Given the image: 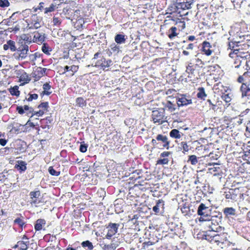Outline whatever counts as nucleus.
Listing matches in <instances>:
<instances>
[{
	"instance_id": "f257e3e1",
	"label": "nucleus",
	"mask_w": 250,
	"mask_h": 250,
	"mask_svg": "<svg viewBox=\"0 0 250 250\" xmlns=\"http://www.w3.org/2000/svg\"><path fill=\"white\" fill-rule=\"evenodd\" d=\"M186 27L185 22L180 19L175 20L170 17L167 16L164 20L163 24L161 25L160 29L166 30V34L170 40H173L178 36L180 31Z\"/></svg>"
},
{
	"instance_id": "f03ea898",
	"label": "nucleus",
	"mask_w": 250,
	"mask_h": 250,
	"mask_svg": "<svg viewBox=\"0 0 250 250\" xmlns=\"http://www.w3.org/2000/svg\"><path fill=\"white\" fill-rule=\"evenodd\" d=\"M22 15L27 23L26 28L28 29H35L41 27L42 18L37 14L33 13L31 9L23 10Z\"/></svg>"
},
{
	"instance_id": "7ed1b4c3",
	"label": "nucleus",
	"mask_w": 250,
	"mask_h": 250,
	"mask_svg": "<svg viewBox=\"0 0 250 250\" xmlns=\"http://www.w3.org/2000/svg\"><path fill=\"white\" fill-rule=\"evenodd\" d=\"M228 234L226 233H215L210 232H203L202 234V239L206 240L212 244H216L222 247L228 240Z\"/></svg>"
},
{
	"instance_id": "20e7f679",
	"label": "nucleus",
	"mask_w": 250,
	"mask_h": 250,
	"mask_svg": "<svg viewBox=\"0 0 250 250\" xmlns=\"http://www.w3.org/2000/svg\"><path fill=\"white\" fill-rule=\"evenodd\" d=\"M195 63L189 62L186 67L188 77L192 80L198 79L200 77L199 70L203 67L204 62L200 59H195Z\"/></svg>"
},
{
	"instance_id": "39448f33",
	"label": "nucleus",
	"mask_w": 250,
	"mask_h": 250,
	"mask_svg": "<svg viewBox=\"0 0 250 250\" xmlns=\"http://www.w3.org/2000/svg\"><path fill=\"white\" fill-rule=\"evenodd\" d=\"M151 144L154 147L163 149L166 148L168 149L169 148L170 141L168 138L162 134H158L155 139L151 140Z\"/></svg>"
},
{
	"instance_id": "423d86ee",
	"label": "nucleus",
	"mask_w": 250,
	"mask_h": 250,
	"mask_svg": "<svg viewBox=\"0 0 250 250\" xmlns=\"http://www.w3.org/2000/svg\"><path fill=\"white\" fill-rule=\"evenodd\" d=\"M242 123L241 119L235 118H229L228 116H225L221 122L220 127L222 130L224 129H232L234 127L237 126Z\"/></svg>"
},
{
	"instance_id": "0eeeda50",
	"label": "nucleus",
	"mask_w": 250,
	"mask_h": 250,
	"mask_svg": "<svg viewBox=\"0 0 250 250\" xmlns=\"http://www.w3.org/2000/svg\"><path fill=\"white\" fill-rule=\"evenodd\" d=\"M101 54L100 52H98L95 53L94 55V57L92 60H97L95 66L97 67H100L103 70L106 71L108 70V68L112 64V62L110 59H106L103 56H100L99 57V56Z\"/></svg>"
},
{
	"instance_id": "6e6552de",
	"label": "nucleus",
	"mask_w": 250,
	"mask_h": 250,
	"mask_svg": "<svg viewBox=\"0 0 250 250\" xmlns=\"http://www.w3.org/2000/svg\"><path fill=\"white\" fill-rule=\"evenodd\" d=\"M225 196L226 198L234 201L244 199V188H230L225 192Z\"/></svg>"
},
{
	"instance_id": "1a4fd4ad",
	"label": "nucleus",
	"mask_w": 250,
	"mask_h": 250,
	"mask_svg": "<svg viewBox=\"0 0 250 250\" xmlns=\"http://www.w3.org/2000/svg\"><path fill=\"white\" fill-rule=\"evenodd\" d=\"M203 221L206 222V226L208 228L209 230V232H210V233H211V231L217 232L221 229L220 226V223L221 222L220 218L211 216L209 219L204 220Z\"/></svg>"
},
{
	"instance_id": "9d476101",
	"label": "nucleus",
	"mask_w": 250,
	"mask_h": 250,
	"mask_svg": "<svg viewBox=\"0 0 250 250\" xmlns=\"http://www.w3.org/2000/svg\"><path fill=\"white\" fill-rule=\"evenodd\" d=\"M197 214L200 216L199 221L207 220L208 218L211 216V208L202 203L198 208Z\"/></svg>"
},
{
	"instance_id": "9b49d317",
	"label": "nucleus",
	"mask_w": 250,
	"mask_h": 250,
	"mask_svg": "<svg viewBox=\"0 0 250 250\" xmlns=\"http://www.w3.org/2000/svg\"><path fill=\"white\" fill-rule=\"evenodd\" d=\"M167 116H165L164 109L161 108L152 110L151 112V120L153 122L158 125H161L167 120Z\"/></svg>"
},
{
	"instance_id": "f8f14e48",
	"label": "nucleus",
	"mask_w": 250,
	"mask_h": 250,
	"mask_svg": "<svg viewBox=\"0 0 250 250\" xmlns=\"http://www.w3.org/2000/svg\"><path fill=\"white\" fill-rule=\"evenodd\" d=\"M28 51V45L23 44V41H22L21 44L18 48H16V53H14V56L17 60H22L27 57Z\"/></svg>"
},
{
	"instance_id": "ddd939ff",
	"label": "nucleus",
	"mask_w": 250,
	"mask_h": 250,
	"mask_svg": "<svg viewBox=\"0 0 250 250\" xmlns=\"http://www.w3.org/2000/svg\"><path fill=\"white\" fill-rule=\"evenodd\" d=\"M243 48L242 47V42H235V45L232 51L229 53V56L230 58H240L241 59H245L247 53H244L243 52Z\"/></svg>"
},
{
	"instance_id": "4468645a",
	"label": "nucleus",
	"mask_w": 250,
	"mask_h": 250,
	"mask_svg": "<svg viewBox=\"0 0 250 250\" xmlns=\"http://www.w3.org/2000/svg\"><path fill=\"white\" fill-rule=\"evenodd\" d=\"M30 203L35 205L36 206L40 204L44 203L42 197H41V193L40 190L32 191L30 192Z\"/></svg>"
},
{
	"instance_id": "2eb2a0df",
	"label": "nucleus",
	"mask_w": 250,
	"mask_h": 250,
	"mask_svg": "<svg viewBox=\"0 0 250 250\" xmlns=\"http://www.w3.org/2000/svg\"><path fill=\"white\" fill-rule=\"evenodd\" d=\"M176 103L178 106H186L191 104L192 99L190 96L181 94L176 98Z\"/></svg>"
},
{
	"instance_id": "dca6fc26",
	"label": "nucleus",
	"mask_w": 250,
	"mask_h": 250,
	"mask_svg": "<svg viewBox=\"0 0 250 250\" xmlns=\"http://www.w3.org/2000/svg\"><path fill=\"white\" fill-rule=\"evenodd\" d=\"M193 2L194 0H189V1L187 0H178L176 3V7L178 10H188L191 8Z\"/></svg>"
},
{
	"instance_id": "f3484780",
	"label": "nucleus",
	"mask_w": 250,
	"mask_h": 250,
	"mask_svg": "<svg viewBox=\"0 0 250 250\" xmlns=\"http://www.w3.org/2000/svg\"><path fill=\"white\" fill-rule=\"evenodd\" d=\"M16 74L17 77L19 78V81L22 82V85L28 83L30 81L28 75L23 70H16Z\"/></svg>"
},
{
	"instance_id": "a211bd4d",
	"label": "nucleus",
	"mask_w": 250,
	"mask_h": 250,
	"mask_svg": "<svg viewBox=\"0 0 250 250\" xmlns=\"http://www.w3.org/2000/svg\"><path fill=\"white\" fill-rule=\"evenodd\" d=\"M118 224H115V223H109L108 226L106 227L107 233L106 235V238L110 239L115 235L118 231Z\"/></svg>"
},
{
	"instance_id": "6ab92c4d",
	"label": "nucleus",
	"mask_w": 250,
	"mask_h": 250,
	"mask_svg": "<svg viewBox=\"0 0 250 250\" xmlns=\"http://www.w3.org/2000/svg\"><path fill=\"white\" fill-rule=\"evenodd\" d=\"M241 97L245 101H250V88L245 83H243L240 86Z\"/></svg>"
},
{
	"instance_id": "aec40b11",
	"label": "nucleus",
	"mask_w": 250,
	"mask_h": 250,
	"mask_svg": "<svg viewBox=\"0 0 250 250\" xmlns=\"http://www.w3.org/2000/svg\"><path fill=\"white\" fill-rule=\"evenodd\" d=\"M38 108H40L39 111H35L32 113V116L37 115L41 116L43 115L45 112L48 111L49 108V103L47 102L41 103L39 105Z\"/></svg>"
},
{
	"instance_id": "412c9836",
	"label": "nucleus",
	"mask_w": 250,
	"mask_h": 250,
	"mask_svg": "<svg viewBox=\"0 0 250 250\" xmlns=\"http://www.w3.org/2000/svg\"><path fill=\"white\" fill-rule=\"evenodd\" d=\"M212 45L208 41H204L202 43L201 52L203 54L209 56L213 53Z\"/></svg>"
},
{
	"instance_id": "4be33fe9",
	"label": "nucleus",
	"mask_w": 250,
	"mask_h": 250,
	"mask_svg": "<svg viewBox=\"0 0 250 250\" xmlns=\"http://www.w3.org/2000/svg\"><path fill=\"white\" fill-rule=\"evenodd\" d=\"M141 186V185L135 184L133 187L130 188L129 189V195L133 197H139L142 192L140 188Z\"/></svg>"
},
{
	"instance_id": "5701e85b",
	"label": "nucleus",
	"mask_w": 250,
	"mask_h": 250,
	"mask_svg": "<svg viewBox=\"0 0 250 250\" xmlns=\"http://www.w3.org/2000/svg\"><path fill=\"white\" fill-rule=\"evenodd\" d=\"M47 69L42 67H38L33 73V77L34 78L35 81H39L42 77L46 71Z\"/></svg>"
},
{
	"instance_id": "b1692460",
	"label": "nucleus",
	"mask_w": 250,
	"mask_h": 250,
	"mask_svg": "<svg viewBox=\"0 0 250 250\" xmlns=\"http://www.w3.org/2000/svg\"><path fill=\"white\" fill-rule=\"evenodd\" d=\"M53 119L51 117H47L46 118L42 119L41 120V127L43 129L48 130L51 127V124Z\"/></svg>"
},
{
	"instance_id": "393cba45",
	"label": "nucleus",
	"mask_w": 250,
	"mask_h": 250,
	"mask_svg": "<svg viewBox=\"0 0 250 250\" xmlns=\"http://www.w3.org/2000/svg\"><path fill=\"white\" fill-rule=\"evenodd\" d=\"M209 172L213 176H221L222 174V170L219 165L214 164L213 167L208 168Z\"/></svg>"
},
{
	"instance_id": "a878e982",
	"label": "nucleus",
	"mask_w": 250,
	"mask_h": 250,
	"mask_svg": "<svg viewBox=\"0 0 250 250\" xmlns=\"http://www.w3.org/2000/svg\"><path fill=\"white\" fill-rule=\"evenodd\" d=\"M214 89L216 93L223 94L228 92L229 87L224 86L221 83L219 82L214 85Z\"/></svg>"
},
{
	"instance_id": "bb28decb",
	"label": "nucleus",
	"mask_w": 250,
	"mask_h": 250,
	"mask_svg": "<svg viewBox=\"0 0 250 250\" xmlns=\"http://www.w3.org/2000/svg\"><path fill=\"white\" fill-rule=\"evenodd\" d=\"M27 164L25 161L19 160L17 161L14 168L16 169L20 173L24 172L27 169Z\"/></svg>"
},
{
	"instance_id": "cd10ccee",
	"label": "nucleus",
	"mask_w": 250,
	"mask_h": 250,
	"mask_svg": "<svg viewBox=\"0 0 250 250\" xmlns=\"http://www.w3.org/2000/svg\"><path fill=\"white\" fill-rule=\"evenodd\" d=\"M3 50L7 51L10 50L11 52L16 51V43L13 40H8L6 44H3Z\"/></svg>"
},
{
	"instance_id": "c85d7f7f",
	"label": "nucleus",
	"mask_w": 250,
	"mask_h": 250,
	"mask_svg": "<svg viewBox=\"0 0 250 250\" xmlns=\"http://www.w3.org/2000/svg\"><path fill=\"white\" fill-rule=\"evenodd\" d=\"M45 37L44 34L39 32H35L33 37V42L42 43L45 41Z\"/></svg>"
},
{
	"instance_id": "c756f323",
	"label": "nucleus",
	"mask_w": 250,
	"mask_h": 250,
	"mask_svg": "<svg viewBox=\"0 0 250 250\" xmlns=\"http://www.w3.org/2000/svg\"><path fill=\"white\" fill-rule=\"evenodd\" d=\"M163 107L161 108L164 109V112L165 110H167V111L172 112L176 109V105L169 101L163 103Z\"/></svg>"
},
{
	"instance_id": "7c9ffc66",
	"label": "nucleus",
	"mask_w": 250,
	"mask_h": 250,
	"mask_svg": "<svg viewBox=\"0 0 250 250\" xmlns=\"http://www.w3.org/2000/svg\"><path fill=\"white\" fill-rule=\"evenodd\" d=\"M46 223L44 219H38L34 225V228L36 231L41 230Z\"/></svg>"
},
{
	"instance_id": "2f4dec72",
	"label": "nucleus",
	"mask_w": 250,
	"mask_h": 250,
	"mask_svg": "<svg viewBox=\"0 0 250 250\" xmlns=\"http://www.w3.org/2000/svg\"><path fill=\"white\" fill-rule=\"evenodd\" d=\"M242 48L246 50L245 53L247 54L244 59H250V39H247L246 41L242 42Z\"/></svg>"
},
{
	"instance_id": "473e14b6",
	"label": "nucleus",
	"mask_w": 250,
	"mask_h": 250,
	"mask_svg": "<svg viewBox=\"0 0 250 250\" xmlns=\"http://www.w3.org/2000/svg\"><path fill=\"white\" fill-rule=\"evenodd\" d=\"M74 10V9H72L70 6H66L62 9V13L64 15L66 19L71 20L72 17H73V14Z\"/></svg>"
},
{
	"instance_id": "72a5a7b5",
	"label": "nucleus",
	"mask_w": 250,
	"mask_h": 250,
	"mask_svg": "<svg viewBox=\"0 0 250 250\" xmlns=\"http://www.w3.org/2000/svg\"><path fill=\"white\" fill-rule=\"evenodd\" d=\"M197 97L201 100H205L207 97L205 89L203 87H199L197 88Z\"/></svg>"
},
{
	"instance_id": "f704fd0d",
	"label": "nucleus",
	"mask_w": 250,
	"mask_h": 250,
	"mask_svg": "<svg viewBox=\"0 0 250 250\" xmlns=\"http://www.w3.org/2000/svg\"><path fill=\"white\" fill-rule=\"evenodd\" d=\"M164 205V201L162 199H158L156 201V204L152 208V210L154 211L155 214L160 212V208H163Z\"/></svg>"
},
{
	"instance_id": "c9c22d12",
	"label": "nucleus",
	"mask_w": 250,
	"mask_h": 250,
	"mask_svg": "<svg viewBox=\"0 0 250 250\" xmlns=\"http://www.w3.org/2000/svg\"><path fill=\"white\" fill-rule=\"evenodd\" d=\"M169 134L170 137L175 139H179L181 137V133L177 129H172Z\"/></svg>"
},
{
	"instance_id": "e433bc0d",
	"label": "nucleus",
	"mask_w": 250,
	"mask_h": 250,
	"mask_svg": "<svg viewBox=\"0 0 250 250\" xmlns=\"http://www.w3.org/2000/svg\"><path fill=\"white\" fill-rule=\"evenodd\" d=\"M21 40L24 42L23 44H26V43L30 44L33 42V38L29 34H23L21 36Z\"/></svg>"
},
{
	"instance_id": "4c0bfd02",
	"label": "nucleus",
	"mask_w": 250,
	"mask_h": 250,
	"mask_svg": "<svg viewBox=\"0 0 250 250\" xmlns=\"http://www.w3.org/2000/svg\"><path fill=\"white\" fill-rule=\"evenodd\" d=\"M248 73V70L243 73V75L239 76L238 78H237V82L239 83H242V84L244 82H248L249 83H250V79L249 77V75H246V74Z\"/></svg>"
},
{
	"instance_id": "58836bf2",
	"label": "nucleus",
	"mask_w": 250,
	"mask_h": 250,
	"mask_svg": "<svg viewBox=\"0 0 250 250\" xmlns=\"http://www.w3.org/2000/svg\"><path fill=\"white\" fill-rule=\"evenodd\" d=\"M75 102L76 106L78 107L83 108L86 105V100L82 97H77L75 100Z\"/></svg>"
},
{
	"instance_id": "ea45409f",
	"label": "nucleus",
	"mask_w": 250,
	"mask_h": 250,
	"mask_svg": "<svg viewBox=\"0 0 250 250\" xmlns=\"http://www.w3.org/2000/svg\"><path fill=\"white\" fill-rule=\"evenodd\" d=\"M224 213L227 216L235 215V209L232 207H227L223 209Z\"/></svg>"
},
{
	"instance_id": "a19ab883",
	"label": "nucleus",
	"mask_w": 250,
	"mask_h": 250,
	"mask_svg": "<svg viewBox=\"0 0 250 250\" xmlns=\"http://www.w3.org/2000/svg\"><path fill=\"white\" fill-rule=\"evenodd\" d=\"M19 250H27L29 245V241H19Z\"/></svg>"
},
{
	"instance_id": "79ce46f5",
	"label": "nucleus",
	"mask_w": 250,
	"mask_h": 250,
	"mask_svg": "<svg viewBox=\"0 0 250 250\" xmlns=\"http://www.w3.org/2000/svg\"><path fill=\"white\" fill-rule=\"evenodd\" d=\"M9 92L12 96H16L18 97L20 96V91L19 90V86L18 85H15L13 87H11L9 89Z\"/></svg>"
},
{
	"instance_id": "37998d69",
	"label": "nucleus",
	"mask_w": 250,
	"mask_h": 250,
	"mask_svg": "<svg viewBox=\"0 0 250 250\" xmlns=\"http://www.w3.org/2000/svg\"><path fill=\"white\" fill-rule=\"evenodd\" d=\"M51 85L49 83H45L43 85V91H42L41 94L42 95H49L52 92L49 91V90L51 89Z\"/></svg>"
},
{
	"instance_id": "c03bdc74",
	"label": "nucleus",
	"mask_w": 250,
	"mask_h": 250,
	"mask_svg": "<svg viewBox=\"0 0 250 250\" xmlns=\"http://www.w3.org/2000/svg\"><path fill=\"white\" fill-rule=\"evenodd\" d=\"M42 51L47 55H50L52 49L47 43H43L42 48Z\"/></svg>"
},
{
	"instance_id": "a18cd8bd",
	"label": "nucleus",
	"mask_w": 250,
	"mask_h": 250,
	"mask_svg": "<svg viewBox=\"0 0 250 250\" xmlns=\"http://www.w3.org/2000/svg\"><path fill=\"white\" fill-rule=\"evenodd\" d=\"M125 35L123 34H118L115 37V41L117 43H123L125 42Z\"/></svg>"
},
{
	"instance_id": "49530a36",
	"label": "nucleus",
	"mask_w": 250,
	"mask_h": 250,
	"mask_svg": "<svg viewBox=\"0 0 250 250\" xmlns=\"http://www.w3.org/2000/svg\"><path fill=\"white\" fill-rule=\"evenodd\" d=\"M69 67L67 65L64 67H62L61 66L57 67L58 72V73H60V75H64L66 73V72L69 71Z\"/></svg>"
},
{
	"instance_id": "de8ad7c7",
	"label": "nucleus",
	"mask_w": 250,
	"mask_h": 250,
	"mask_svg": "<svg viewBox=\"0 0 250 250\" xmlns=\"http://www.w3.org/2000/svg\"><path fill=\"white\" fill-rule=\"evenodd\" d=\"M38 95L36 93H29L27 97L25 98V100L28 102H31L33 100H36L38 98Z\"/></svg>"
},
{
	"instance_id": "09e8293b",
	"label": "nucleus",
	"mask_w": 250,
	"mask_h": 250,
	"mask_svg": "<svg viewBox=\"0 0 250 250\" xmlns=\"http://www.w3.org/2000/svg\"><path fill=\"white\" fill-rule=\"evenodd\" d=\"M221 98L227 103H229L232 99L230 94L228 92L222 94Z\"/></svg>"
},
{
	"instance_id": "8fccbe9b",
	"label": "nucleus",
	"mask_w": 250,
	"mask_h": 250,
	"mask_svg": "<svg viewBox=\"0 0 250 250\" xmlns=\"http://www.w3.org/2000/svg\"><path fill=\"white\" fill-rule=\"evenodd\" d=\"M58 7L54 3H52L49 7H46L44 9V13L47 14L49 12H54Z\"/></svg>"
},
{
	"instance_id": "3c124183",
	"label": "nucleus",
	"mask_w": 250,
	"mask_h": 250,
	"mask_svg": "<svg viewBox=\"0 0 250 250\" xmlns=\"http://www.w3.org/2000/svg\"><path fill=\"white\" fill-rule=\"evenodd\" d=\"M188 162H190L192 165H196L198 163V159L196 156L194 155L189 156Z\"/></svg>"
},
{
	"instance_id": "603ef678",
	"label": "nucleus",
	"mask_w": 250,
	"mask_h": 250,
	"mask_svg": "<svg viewBox=\"0 0 250 250\" xmlns=\"http://www.w3.org/2000/svg\"><path fill=\"white\" fill-rule=\"evenodd\" d=\"M81 245L83 248L87 247L88 250H92L93 248L92 243L88 240L83 242L81 243Z\"/></svg>"
},
{
	"instance_id": "864d4df0",
	"label": "nucleus",
	"mask_w": 250,
	"mask_h": 250,
	"mask_svg": "<svg viewBox=\"0 0 250 250\" xmlns=\"http://www.w3.org/2000/svg\"><path fill=\"white\" fill-rule=\"evenodd\" d=\"M20 126H21V124L18 123L14 124L12 126L11 131L12 132H14V133H18L20 130Z\"/></svg>"
},
{
	"instance_id": "5fc2aeb1",
	"label": "nucleus",
	"mask_w": 250,
	"mask_h": 250,
	"mask_svg": "<svg viewBox=\"0 0 250 250\" xmlns=\"http://www.w3.org/2000/svg\"><path fill=\"white\" fill-rule=\"evenodd\" d=\"M180 148L183 153H185L189 150V146L186 142H182L180 144Z\"/></svg>"
},
{
	"instance_id": "6e6d98bb",
	"label": "nucleus",
	"mask_w": 250,
	"mask_h": 250,
	"mask_svg": "<svg viewBox=\"0 0 250 250\" xmlns=\"http://www.w3.org/2000/svg\"><path fill=\"white\" fill-rule=\"evenodd\" d=\"M75 21L74 22L75 23V24L77 25V26L79 28L81 27L82 25L84 23V19L83 16L80 17L77 19L75 20Z\"/></svg>"
},
{
	"instance_id": "4d7b16f0",
	"label": "nucleus",
	"mask_w": 250,
	"mask_h": 250,
	"mask_svg": "<svg viewBox=\"0 0 250 250\" xmlns=\"http://www.w3.org/2000/svg\"><path fill=\"white\" fill-rule=\"evenodd\" d=\"M14 224L18 225L20 228H22L25 225V222L21 218H17L14 221Z\"/></svg>"
},
{
	"instance_id": "13d9d810",
	"label": "nucleus",
	"mask_w": 250,
	"mask_h": 250,
	"mask_svg": "<svg viewBox=\"0 0 250 250\" xmlns=\"http://www.w3.org/2000/svg\"><path fill=\"white\" fill-rule=\"evenodd\" d=\"M48 171L49 173L53 176H58L60 175V171H56L53 167H50Z\"/></svg>"
},
{
	"instance_id": "bf43d9fd",
	"label": "nucleus",
	"mask_w": 250,
	"mask_h": 250,
	"mask_svg": "<svg viewBox=\"0 0 250 250\" xmlns=\"http://www.w3.org/2000/svg\"><path fill=\"white\" fill-rule=\"evenodd\" d=\"M52 22L54 25L60 26L62 22V21L59 17L54 16L52 19Z\"/></svg>"
},
{
	"instance_id": "052dcab7",
	"label": "nucleus",
	"mask_w": 250,
	"mask_h": 250,
	"mask_svg": "<svg viewBox=\"0 0 250 250\" xmlns=\"http://www.w3.org/2000/svg\"><path fill=\"white\" fill-rule=\"evenodd\" d=\"M73 16V17H72V19H71L72 21H73L75 20L76 19H77L78 18H79L80 17L82 16L80 14V11L78 9L74 10Z\"/></svg>"
},
{
	"instance_id": "680f3d73",
	"label": "nucleus",
	"mask_w": 250,
	"mask_h": 250,
	"mask_svg": "<svg viewBox=\"0 0 250 250\" xmlns=\"http://www.w3.org/2000/svg\"><path fill=\"white\" fill-rule=\"evenodd\" d=\"M88 146L84 144V142L81 143L79 150L82 153H84L87 151Z\"/></svg>"
},
{
	"instance_id": "e2e57ef3",
	"label": "nucleus",
	"mask_w": 250,
	"mask_h": 250,
	"mask_svg": "<svg viewBox=\"0 0 250 250\" xmlns=\"http://www.w3.org/2000/svg\"><path fill=\"white\" fill-rule=\"evenodd\" d=\"M168 160L167 158H163L159 159L156 161V165H167L168 163Z\"/></svg>"
},
{
	"instance_id": "0e129e2a",
	"label": "nucleus",
	"mask_w": 250,
	"mask_h": 250,
	"mask_svg": "<svg viewBox=\"0 0 250 250\" xmlns=\"http://www.w3.org/2000/svg\"><path fill=\"white\" fill-rule=\"evenodd\" d=\"M21 22L22 21H21L20 22H18L16 25L11 27L10 29H11V30L14 31L15 32L19 31L20 28H21V25H20V23H21Z\"/></svg>"
},
{
	"instance_id": "69168bd1",
	"label": "nucleus",
	"mask_w": 250,
	"mask_h": 250,
	"mask_svg": "<svg viewBox=\"0 0 250 250\" xmlns=\"http://www.w3.org/2000/svg\"><path fill=\"white\" fill-rule=\"evenodd\" d=\"M154 243L151 241H147L143 243L142 245V249L147 250L148 249L149 247L153 245Z\"/></svg>"
},
{
	"instance_id": "338daca9",
	"label": "nucleus",
	"mask_w": 250,
	"mask_h": 250,
	"mask_svg": "<svg viewBox=\"0 0 250 250\" xmlns=\"http://www.w3.org/2000/svg\"><path fill=\"white\" fill-rule=\"evenodd\" d=\"M10 5V3L8 0H0V7H6Z\"/></svg>"
},
{
	"instance_id": "774afa93",
	"label": "nucleus",
	"mask_w": 250,
	"mask_h": 250,
	"mask_svg": "<svg viewBox=\"0 0 250 250\" xmlns=\"http://www.w3.org/2000/svg\"><path fill=\"white\" fill-rule=\"evenodd\" d=\"M69 71H71L72 73L71 74V76H72L74 75V73H76L79 69L78 66L76 65H71V66H69Z\"/></svg>"
}]
</instances>
